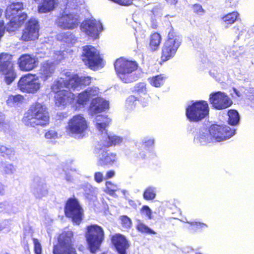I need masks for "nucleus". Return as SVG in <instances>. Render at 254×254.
<instances>
[{
  "label": "nucleus",
  "mask_w": 254,
  "mask_h": 254,
  "mask_svg": "<svg viewBox=\"0 0 254 254\" xmlns=\"http://www.w3.org/2000/svg\"><path fill=\"white\" fill-rule=\"evenodd\" d=\"M92 78L89 76H80L77 73L66 72L64 76L56 79L51 86L54 94V101L58 106L65 107L74 101L75 94L72 92L90 85Z\"/></svg>",
  "instance_id": "1"
},
{
  "label": "nucleus",
  "mask_w": 254,
  "mask_h": 254,
  "mask_svg": "<svg viewBox=\"0 0 254 254\" xmlns=\"http://www.w3.org/2000/svg\"><path fill=\"white\" fill-rule=\"evenodd\" d=\"M234 134L235 130L229 127L212 124L199 131L194 140L202 145H205L208 143L225 140Z\"/></svg>",
  "instance_id": "2"
},
{
  "label": "nucleus",
  "mask_w": 254,
  "mask_h": 254,
  "mask_svg": "<svg viewBox=\"0 0 254 254\" xmlns=\"http://www.w3.org/2000/svg\"><path fill=\"white\" fill-rule=\"evenodd\" d=\"M22 121L26 126L30 127L48 125L50 122L48 108L38 102L32 103L25 112Z\"/></svg>",
  "instance_id": "3"
},
{
  "label": "nucleus",
  "mask_w": 254,
  "mask_h": 254,
  "mask_svg": "<svg viewBox=\"0 0 254 254\" xmlns=\"http://www.w3.org/2000/svg\"><path fill=\"white\" fill-rule=\"evenodd\" d=\"M23 8L22 2H12L7 6L5 15L6 18L9 20L7 26L8 31H13L24 23L28 17L27 14L25 12L19 13Z\"/></svg>",
  "instance_id": "4"
},
{
  "label": "nucleus",
  "mask_w": 254,
  "mask_h": 254,
  "mask_svg": "<svg viewBox=\"0 0 254 254\" xmlns=\"http://www.w3.org/2000/svg\"><path fill=\"white\" fill-rule=\"evenodd\" d=\"M84 235L89 251L92 254H95L99 251L105 239L103 228L97 224L87 225Z\"/></svg>",
  "instance_id": "5"
},
{
  "label": "nucleus",
  "mask_w": 254,
  "mask_h": 254,
  "mask_svg": "<svg viewBox=\"0 0 254 254\" xmlns=\"http://www.w3.org/2000/svg\"><path fill=\"white\" fill-rule=\"evenodd\" d=\"M13 58V55L10 53H0V74L7 85L11 84L17 76Z\"/></svg>",
  "instance_id": "6"
},
{
  "label": "nucleus",
  "mask_w": 254,
  "mask_h": 254,
  "mask_svg": "<svg viewBox=\"0 0 254 254\" xmlns=\"http://www.w3.org/2000/svg\"><path fill=\"white\" fill-rule=\"evenodd\" d=\"M89 128V123L84 115L77 114L68 120L65 127V131L70 136L82 138L85 136Z\"/></svg>",
  "instance_id": "7"
},
{
  "label": "nucleus",
  "mask_w": 254,
  "mask_h": 254,
  "mask_svg": "<svg viewBox=\"0 0 254 254\" xmlns=\"http://www.w3.org/2000/svg\"><path fill=\"white\" fill-rule=\"evenodd\" d=\"M181 45L175 30L171 27L167 39L161 48L160 64H162L173 59Z\"/></svg>",
  "instance_id": "8"
},
{
  "label": "nucleus",
  "mask_w": 254,
  "mask_h": 254,
  "mask_svg": "<svg viewBox=\"0 0 254 254\" xmlns=\"http://www.w3.org/2000/svg\"><path fill=\"white\" fill-rule=\"evenodd\" d=\"M81 57L84 64L94 71L102 68L104 66V60L100 52L94 46H83Z\"/></svg>",
  "instance_id": "9"
},
{
  "label": "nucleus",
  "mask_w": 254,
  "mask_h": 254,
  "mask_svg": "<svg viewBox=\"0 0 254 254\" xmlns=\"http://www.w3.org/2000/svg\"><path fill=\"white\" fill-rule=\"evenodd\" d=\"M209 107L205 100H198L189 105L186 109V116L190 122H198L208 116Z\"/></svg>",
  "instance_id": "10"
},
{
  "label": "nucleus",
  "mask_w": 254,
  "mask_h": 254,
  "mask_svg": "<svg viewBox=\"0 0 254 254\" xmlns=\"http://www.w3.org/2000/svg\"><path fill=\"white\" fill-rule=\"evenodd\" d=\"M114 67L120 79L125 83H129L132 81V78L130 74L137 69L138 64L135 61L120 58L116 60Z\"/></svg>",
  "instance_id": "11"
},
{
  "label": "nucleus",
  "mask_w": 254,
  "mask_h": 254,
  "mask_svg": "<svg viewBox=\"0 0 254 254\" xmlns=\"http://www.w3.org/2000/svg\"><path fill=\"white\" fill-rule=\"evenodd\" d=\"M73 233L71 231H63L57 238V243L53 247V254H77L72 239Z\"/></svg>",
  "instance_id": "12"
},
{
  "label": "nucleus",
  "mask_w": 254,
  "mask_h": 254,
  "mask_svg": "<svg viewBox=\"0 0 254 254\" xmlns=\"http://www.w3.org/2000/svg\"><path fill=\"white\" fill-rule=\"evenodd\" d=\"M17 86L22 93L35 94L40 90L41 85L38 76L35 74L28 73L19 78Z\"/></svg>",
  "instance_id": "13"
},
{
  "label": "nucleus",
  "mask_w": 254,
  "mask_h": 254,
  "mask_svg": "<svg viewBox=\"0 0 254 254\" xmlns=\"http://www.w3.org/2000/svg\"><path fill=\"white\" fill-rule=\"evenodd\" d=\"M64 214L75 224H79L83 216V210L77 199L73 197L67 199L64 208Z\"/></svg>",
  "instance_id": "14"
},
{
  "label": "nucleus",
  "mask_w": 254,
  "mask_h": 254,
  "mask_svg": "<svg viewBox=\"0 0 254 254\" xmlns=\"http://www.w3.org/2000/svg\"><path fill=\"white\" fill-rule=\"evenodd\" d=\"M39 30L38 21L34 18H31L23 29L20 40L23 42H29L38 39L39 36Z\"/></svg>",
  "instance_id": "15"
},
{
  "label": "nucleus",
  "mask_w": 254,
  "mask_h": 254,
  "mask_svg": "<svg viewBox=\"0 0 254 254\" xmlns=\"http://www.w3.org/2000/svg\"><path fill=\"white\" fill-rule=\"evenodd\" d=\"M209 102L213 108L222 110L230 107L233 102L230 98L221 91L214 92L210 94Z\"/></svg>",
  "instance_id": "16"
},
{
  "label": "nucleus",
  "mask_w": 254,
  "mask_h": 254,
  "mask_svg": "<svg viewBox=\"0 0 254 254\" xmlns=\"http://www.w3.org/2000/svg\"><path fill=\"white\" fill-rule=\"evenodd\" d=\"M57 25L64 30H72L77 28L80 23L78 16L72 13L63 14L56 20Z\"/></svg>",
  "instance_id": "17"
},
{
  "label": "nucleus",
  "mask_w": 254,
  "mask_h": 254,
  "mask_svg": "<svg viewBox=\"0 0 254 254\" xmlns=\"http://www.w3.org/2000/svg\"><path fill=\"white\" fill-rule=\"evenodd\" d=\"M17 64L21 71L29 72L37 67L38 60L33 55L24 54L18 58Z\"/></svg>",
  "instance_id": "18"
},
{
  "label": "nucleus",
  "mask_w": 254,
  "mask_h": 254,
  "mask_svg": "<svg viewBox=\"0 0 254 254\" xmlns=\"http://www.w3.org/2000/svg\"><path fill=\"white\" fill-rule=\"evenodd\" d=\"M81 27L87 35L94 39L98 37L99 33L103 30L101 23L95 19L84 20L82 22Z\"/></svg>",
  "instance_id": "19"
},
{
  "label": "nucleus",
  "mask_w": 254,
  "mask_h": 254,
  "mask_svg": "<svg viewBox=\"0 0 254 254\" xmlns=\"http://www.w3.org/2000/svg\"><path fill=\"white\" fill-rule=\"evenodd\" d=\"M111 243L119 254H127L130 244L126 237L120 233L115 234L111 237Z\"/></svg>",
  "instance_id": "20"
},
{
  "label": "nucleus",
  "mask_w": 254,
  "mask_h": 254,
  "mask_svg": "<svg viewBox=\"0 0 254 254\" xmlns=\"http://www.w3.org/2000/svg\"><path fill=\"white\" fill-rule=\"evenodd\" d=\"M102 150L101 156L98 160L97 165L100 167L104 168H109L113 166L117 161L116 153L112 152L109 150L100 149Z\"/></svg>",
  "instance_id": "21"
},
{
  "label": "nucleus",
  "mask_w": 254,
  "mask_h": 254,
  "mask_svg": "<svg viewBox=\"0 0 254 254\" xmlns=\"http://www.w3.org/2000/svg\"><path fill=\"white\" fill-rule=\"evenodd\" d=\"M96 94L97 91L95 89L92 87L88 88L77 94L76 104L79 106H84Z\"/></svg>",
  "instance_id": "22"
},
{
  "label": "nucleus",
  "mask_w": 254,
  "mask_h": 254,
  "mask_svg": "<svg viewBox=\"0 0 254 254\" xmlns=\"http://www.w3.org/2000/svg\"><path fill=\"white\" fill-rule=\"evenodd\" d=\"M108 108V102L100 98L93 99L89 106V110L92 114L101 113Z\"/></svg>",
  "instance_id": "23"
},
{
  "label": "nucleus",
  "mask_w": 254,
  "mask_h": 254,
  "mask_svg": "<svg viewBox=\"0 0 254 254\" xmlns=\"http://www.w3.org/2000/svg\"><path fill=\"white\" fill-rule=\"evenodd\" d=\"M55 71L54 64L49 61L44 62L40 69V77L43 81H46L51 77Z\"/></svg>",
  "instance_id": "24"
},
{
  "label": "nucleus",
  "mask_w": 254,
  "mask_h": 254,
  "mask_svg": "<svg viewBox=\"0 0 254 254\" xmlns=\"http://www.w3.org/2000/svg\"><path fill=\"white\" fill-rule=\"evenodd\" d=\"M150 96L148 94H145L144 97H140L138 98L134 95H130L126 100V104L129 107H132L136 105L137 102H139L143 107H145L149 104L150 102Z\"/></svg>",
  "instance_id": "25"
},
{
  "label": "nucleus",
  "mask_w": 254,
  "mask_h": 254,
  "mask_svg": "<svg viewBox=\"0 0 254 254\" xmlns=\"http://www.w3.org/2000/svg\"><path fill=\"white\" fill-rule=\"evenodd\" d=\"M123 138L116 135L106 134L103 136L101 139L102 147H109L120 144Z\"/></svg>",
  "instance_id": "26"
},
{
  "label": "nucleus",
  "mask_w": 254,
  "mask_h": 254,
  "mask_svg": "<svg viewBox=\"0 0 254 254\" xmlns=\"http://www.w3.org/2000/svg\"><path fill=\"white\" fill-rule=\"evenodd\" d=\"M58 3V0H42L38 6L37 10L39 13H46L53 11Z\"/></svg>",
  "instance_id": "27"
},
{
  "label": "nucleus",
  "mask_w": 254,
  "mask_h": 254,
  "mask_svg": "<svg viewBox=\"0 0 254 254\" xmlns=\"http://www.w3.org/2000/svg\"><path fill=\"white\" fill-rule=\"evenodd\" d=\"M162 42V37L158 32L152 33L149 37L148 49L151 52L157 51Z\"/></svg>",
  "instance_id": "28"
},
{
  "label": "nucleus",
  "mask_w": 254,
  "mask_h": 254,
  "mask_svg": "<svg viewBox=\"0 0 254 254\" xmlns=\"http://www.w3.org/2000/svg\"><path fill=\"white\" fill-rule=\"evenodd\" d=\"M239 17L240 14L238 12L234 11L223 15L221 20L222 23L225 25V27L228 28L236 22L239 19Z\"/></svg>",
  "instance_id": "29"
},
{
  "label": "nucleus",
  "mask_w": 254,
  "mask_h": 254,
  "mask_svg": "<svg viewBox=\"0 0 254 254\" xmlns=\"http://www.w3.org/2000/svg\"><path fill=\"white\" fill-rule=\"evenodd\" d=\"M228 124L232 126H235L238 124L240 120V116L238 111L234 109H230L228 111Z\"/></svg>",
  "instance_id": "30"
},
{
  "label": "nucleus",
  "mask_w": 254,
  "mask_h": 254,
  "mask_svg": "<svg viewBox=\"0 0 254 254\" xmlns=\"http://www.w3.org/2000/svg\"><path fill=\"white\" fill-rule=\"evenodd\" d=\"M166 77L162 74L153 76L149 79L150 84L155 87H160L164 83Z\"/></svg>",
  "instance_id": "31"
},
{
  "label": "nucleus",
  "mask_w": 254,
  "mask_h": 254,
  "mask_svg": "<svg viewBox=\"0 0 254 254\" xmlns=\"http://www.w3.org/2000/svg\"><path fill=\"white\" fill-rule=\"evenodd\" d=\"M15 151L14 148L0 144V155L1 156L10 159L15 155Z\"/></svg>",
  "instance_id": "32"
},
{
  "label": "nucleus",
  "mask_w": 254,
  "mask_h": 254,
  "mask_svg": "<svg viewBox=\"0 0 254 254\" xmlns=\"http://www.w3.org/2000/svg\"><path fill=\"white\" fill-rule=\"evenodd\" d=\"M156 196V188L151 186L146 188L143 193V198L148 201L153 200Z\"/></svg>",
  "instance_id": "33"
},
{
  "label": "nucleus",
  "mask_w": 254,
  "mask_h": 254,
  "mask_svg": "<svg viewBox=\"0 0 254 254\" xmlns=\"http://www.w3.org/2000/svg\"><path fill=\"white\" fill-rule=\"evenodd\" d=\"M136 229L140 232L147 234H155L156 232L143 223H140L136 225Z\"/></svg>",
  "instance_id": "34"
},
{
  "label": "nucleus",
  "mask_w": 254,
  "mask_h": 254,
  "mask_svg": "<svg viewBox=\"0 0 254 254\" xmlns=\"http://www.w3.org/2000/svg\"><path fill=\"white\" fill-rule=\"evenodd\" d=\"M146 83L145 82H138L135 85L133 88V91L138 94L143 93L147 94Z\"/></svg>",
  "instance_id": "35"
},
{
  "label": "nucleus",
  "mask_w": 254,
  "mask_h": 254,
  "mask_svg": "<svg viewBox=\"0 0 254 254\" xmlns=\"http://www.w3.org/2000/svg\"><path fill=\"white\" fill-rule=\"evenodd\" d=\"M121 225L124 228L128 229L132 226V221L131 219L127 215H122L120 217Z\"/></svg>",
  "instance_id": "36"
},
{
  "label": "nucleus",
  "mask_w": 254,
  "mask_h": 254,
  "mask_svg": "<svg viewBox=\"0 0 254 254\" xmlns=\"http://www.w3.org/2000/svg\"><path fill=\"white\" fill-rule=\"evenodd\" d=\"M97 118H100V119H97V120L100 121L101 120H104L106 119V120H108V118L107 116H103V115H99L97 116ZM108 125V122L107 121H106L105 122H102V123H97L96 124V127L99 130H101L102 129H105Z\"/></svg>",
  "instance_id": "37"
},
{
  "label": "nucleus",
  "mask_w": 254,
  "mask_h": 254,
  "mask_svg": "<svg viewBox=\"0 0 254 254\" xmlns=\"http://www.w3.org/2000/svg\"><path fill=\"white\" fill-rule=\"evenodd\" d=\"M106 192L110 195H113L116 191L117 186L111 181H107L105 184Z\"/></svg>",
  "instance_id": "38"
},
{
  "label": "nucleus",
  "mask_w": 254,
  "mask_h": 254,
  "mask_svg": "<svg viewBox=\"0 0 254 254\" xmlns=\"http://www.w3.org/2000/svg\"><path fill=\"white\" fill-rule=\"evenodd\" d=\"M140 212L142 215L145 216L148 219L152 218V211L148 206L143 205L140 209Z\"/></svg>",
  "instance_id": "39"
},
{
  "label": "nucleus",
  "mask_w": 254,
  "mask_h": 254,
  "mask_svg": "<svg viewBox=\"0 0 254 254\" xmlns=\"http://www.w3.org/2000/svg\"><path fill=\"white\" fill-rule=\"evenodd\" d=\"M24 100V97L20 94H17L15 95H10L8 97V100L10 103H21Z\"/></svg>",
  "instance_id": "40"
},
{
  "label": "nucleus",
  "mask_w": 254,
  "mask_h": 254,
  "mask_svg": "<svg viewBox=\"0 0 254 254\" xmlns=\"http://www.w3.org/2000/svg\"><path fill=\"white\" fill-rule=\"evenodd\" d=\"M33 241L34 243V251L35 254H42V247L39 241L36 238H33Z\"/></svg>",
  "instance_id": "41"
},
{
  "label": "nucleus",
  "mask_w": 254,
  "mask_h": 254,
  "mask_svg": "<svg viewBox=\"0 0 254 254\" xmlns=\"http://www.w3.org/2000/svg\"><path fill=\"white\" fill-rule=\"evenodd\" d=\"M194 13L197 14H201L204 12L202 6L199 4H194L192 6Z\"/></svg>",
  "instance_id": "42"
},
{
  "label": "nucleus",
  "mask_w": 254,
  "mask_h": 254,
  "mask_svg": "<svg viewBox=\"0 0 254 254\" xmlns=\"http://www.w3.org/2000/svg\"><path fill=\"white\" fill-rule=\"evenodd\" d=\"M45 136L47 139H55L58 137V133L55 130H50L45 133Z\"/></svg>",
  "instance_id": "43"
},
{
  "label": "nucleus",
  "mask_w": 254,
  "mask_h": 254,
  "mask_svg": "<svg viewBox=\"0 0 254 254\" xmlns=\"http://www.w3.org/2000/svg\"><path fill=\"white\" fill-rule=\"evenodd\" d=\"M94 180L98 183H100L103 181V176L101 172H97L94 175Z\"/></svg>",
  "instance_id": "44"
},
{
  "label": "nucleus",
  "mask_w": 254,
  "mask_h": 254,
  "mask_svg": "<svg viewBox=\"0 0 254 254\" xmlns=\"http://www.w3.org/2000/svg\"><path fill=\"white\" fill-rule=\"evenodd\" d=\"M14 170V167L12 164H7L3 167V171L5 174L12 173Z\"/></svg>",
  "instance_id": "45"
},
{
  "label": "nucleus",
  "mask_w": 254,
  "mask_h": 254,
  "mask_svg": "<svg viewBox=\"0 0 254 254\" xmlns=\"http://www.w3.org/2000/svg\"><path fill=\"white\" fill-rule=\"evenodd\" d=\"M73 38V35L72 33L66 32L62 36V39L65 41L71 40Z\"/></svg>",
  "instance_id": "46"
},
{
  "label": "nucleus",
  "mask_w": 254,
  "mask_h": 254,
  "mask_svg": "<svg viewBox=\"0 0 254 254\" xmlns=\"http://www.w3.org/2000/svg\"><path fill=\"white\" fill-rule=\"evenodd\" d=\"M115 175V172L114 170L108 171L105 175V179L107 180L113 178Z\"/></svg>",
  "instance_id": "47"
},
{
  "label": "nucleus",
  "mask_w": 254,
  "mask_h": 254,
  "mask_svg": "<svg viewBox=\"0 0 254 254\" xmlns=\"http://www.w3.org/2000/svg\"><path fill=\"white\" fill-rule=\"evenodd\" d=\"M166 3L170 6H175L178 3L179 0H164Z\"/></svg>",
  "instance_id": "48"
},
{
  "label": "nucleus",
  "mask_w": 254,
  "mask_h": 254,
  "mask_svg": "<svg viewBox=\"0 0 254 254\" xmlns=\"http://www.w3.org/2000/svg\"><path fill=\"white\" fill-rule=\"evenodd\" d=\"M5 188L4 185L0 182V194L3 195L4 194Z\"/></svg>",
  "instance_id": "49"
},
{
  "label": "nucleus",
  "mask_w": 254,
  "mask_h": 254,
  "mask_svg": "<svg viewBox=\"0 0 254 254\" xmlns=\"http://www.w3.org/2000/svg\"><path fill=\"white\" fill-rule=\"evenodd\" d=\"M250 99L251 104H254V90L251 93Z\"/></svg>",
  "instance_id": "50"
},
{
  "label": "nucleus",
  "mask_w": 254,
  "mask_h": 254,
  "mask_svg": "<svg viewBox=\"0 0 254 254\" xmlns=\"http://www.w3.org/2000/svg\"><path fill=\"white\" fill-rule=\"evenodd\" d=\"M4 120L3 115L0 112V125L4 124Z\"/></svg>",
  "instance_id": "51"
},
{
  "label": "nucleus",
  "mask_w": 254,
  "mask_h": 254,
  "mask_svg": "<svg viewBox=\"0 0 254 254\" xmlns=\"http://www.w3.org/2000/svg\"><path fill=\"white\" fill-rule=\"evenodd\" d=\"M78 249L79 251H81V252H83L84 250H85V247L83 245H80V246H79V247L78 248Z\"/></svg>",
  "instance_id": "52"
},
{
  "label": "nucleus",
  "mask_w": 254,
  "mask_h": 254,
  "mask_svg": "<svg viewBox=\"0 0 254 254\" xmlns=\"http://www.w3.org/2000/svg\"><path fill=\"white\" fill-rule=\"evenodd\" d=\"M195 224H196V226H200V227H202V226H206L205 224H202V223H200L199 222H196V223H195Z\"/></svg>",
  "instance_id": "53"
},
{
  "label": "nucleus",
  "mask_w": 254,
  "mask_h": 254,
  "mask_svg": "<svg viewBox=\"0 0 254 254\" xmlns=\"http://www.w3.org/2000/svg\"><path fill=\"white\" fill-rule=\"evenodd\" d=\"M233 90L237 96L240 97L241 96V94L239 93V92L237 90L236 88H234Z\"/></svg>",
  "instance_id": "54"
},
{
  "label": "nucleus",
  "mask_w": 254,
  "mask_h": 254,
  "mask_svg": "<svg viewBox=\"0 0 254 254\" xmlns=\"http://www.w3.org/2000/svg\"><path fill=\"white\" fill-rule=\"evenodd\" d=\"M141 158L142 159H145V155L144 154H141Z\"/></svg>",
  "instance_id": "55"
},
{
  "label": "nucleus",
  "mask_w": 254,
  "mask_h": 254,
  "mask_svg": "<svg viewBox=\"0 0 254 254\" xmlns=\"http://www.w3.org/2000/svg\"><path fill=\"white\" fill-rule=\"evenodd\" d=\"M3 10L1 9H0V17L2 15Z\"/></svg>",
  "instance_id": "56"
},
{
  "label": "nucleus",
  "mask_w": 254,
  "mask_h": 254,
  "mask_svg": "<svg viewBox=\"0 0 254 254\" xmlns=\"http://www.w3.org/2000/svg\"><path fill=\"white\" fill-rule=\"evenodd\" d=\"M151 143V144H153V140H150L149 141Z\"/></svg>",
  "instance_id": "57"
},
{
  "label": "nucleus",
  "mask_w": 254,
  "mask_h": 254,
  "mask_svg": "<svg viewBox=\"0 0 254 254\" xmlns=\"http://www.w3.org/2000/svg\"><path fill=\"white\" fill-rule=\"evenodd\" d=\"M196 254H201V253H197Z\"/></svg>",
  "instance_id": "58"
}]
</instances>
